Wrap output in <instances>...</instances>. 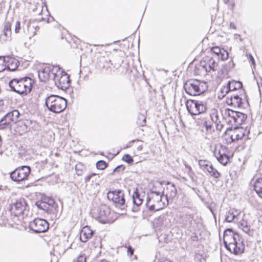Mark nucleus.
I'll return each instance as SVG.
<instances>
[{
    "mask_svg": "<svg viewBox=\"0 0 262 262\" xmlns=\"http://www.w3.org/2000/svg\"><path fill=\"white\" fill-rule=\"evenodd\" d=\"M223 240L225 247L231 252L240 254L244 252V239L238 233H234L231 229H227L224 231Z\"/></svg>",
    "mask_w": 262,
    "mask_h": 262,
    "instance_id": "obj_1",
    "label": "nucleus"
},
{
    "mask_svg": "<svg viewBox=\"0 0 262 262\" xmlns=\"http://www.w3.org/2000/svg\"><path fill=\"white\" fill-rule=\"evenodd\" d=\"M95 217L102 224H111L117 218V214L105 204L100 205L94 211Z\"/></svg>",
    "mask_w": 262,
    "mask_h": 262,
    "instance_id": "obj_2",
    "label": "nucleus"
},
{
    "mask_svg": "<svg viewBox=\"0 0 262 262\" xmlns=\"http://www.w3.org/2000/svg\"><path fill=\"white\" fill-rule=\"evenodd\" d=\"M33 80L25 77L21 78H14L9 83L11 90L19 94L26 95L32 90Z\"/></svg>",
    "mask_w": 262,
    "mask_h": 262,
    "instance_id": "obj_3",
    "label": "nucleus"
},
{
    "mask_svg": "<svg viewBox=\"0 0 262 262\" xmlns=\"http://www.w3.org/2000/svg\"><path fill=\"white\" fill-rule=\"evenodd\" d=\"M45 105L50 111L59 113L65 110L67 102L66 99L62 97L51 95L46 98Z\"/></svg>",
    "mask_w": 262,
    "mask_h": 262,
    "instance_id": "obj_4",
    "label": "nucleus"
},
{
    "mask_svg": "<svg viewBox=\"0 0 262 262\" xmlns=\"http://www.w3.org/2000/svg\"><path fill=\"white\" fill-rule=\"evenodd\" d=\"M184 88L186 93L190 95H200L206 91V83L197 80H188L184 83Z\"/></svg>",
    "mask_w": 262,
    "mask_h": 262,
    "instance_id": "obj_5",
    "label": "nucleus"
},
{
    "mask_svg": "<svg viewBox=\"0 0 262 262\" xmlns=\"http://www.w3.org/2000/svg\"><path fill=\"white\" fill-rule=\"evenodd\" d=\"M186 105L187 111L192 116L205 113L208 108L207 102L201 100H187Z\"/></svg>",
    "mask_w": 262,
    "mask_h": 262,
    "instance_id": "obj_6",
    "label": "nucleus"
},
{
    "mask_svg": "<svg viewBox=\"0 0 262 262\" xmlns=\"http://www.w3.org/2000/svg\"><path fill=\"white\" fill-rule=\"evenodd\" d=\"M162 195L160 192H151L146 202V205L151 211H157L162 209L165 204L162 201Z\"/></svg>",
    "mask_w": 262,
    "mask_h": 262,
    "instance_id": "obj_7",
    "label": "nucleus"
},
{
    "mask_svg": "<svg viewBox=\"0 0 262 262\" xmlns=\"http://www.w3.org/2000/svg\"><path fill=\"white\" fill-rule=\"evenodd\" d=\"M56 74L54 76L53 81L58 89L66 90L69 88L70 84V79L69 75L64 71L60 70L58 66V70L56 71Z\"/></svg>",
    "mask_w": 262,
    "mask_h": 262,
    "instance_id": "obj_8",
    "label": "nucleus"
},
{
    "mask_svg": "<svg viewBox=\"0 0 262 262\" xmlns=\"http://www.w3.org/2000/svg\"><path fill=\"white\" fill-rule=\"evenodd\" d=\"M20 113L17 110L8 113L0 120V129H11L14 122H17Z\"/></svg>",
    "mask_w": 262,
    "mask_h": 262,
    "instance_id": "obj_9",
    "label": "nucleus"
},
{
    "mask_svg": "<svg viewBox=\"0 0 262 262\" xmlns=\"http://www.w3.org/2000/svg\"><path fill=\"white\" fill-rule=\"evenodd\" d=\"M28 204L24 199H19L12 203L10 208V213L15 216H22L28 208Z\"/></svg>",
    "mask_w": 262,
    "mask_h": 262,
    "instance_id": "obj_10",
    "label": "nucleus"
},
{
    "mask_svg": "<svg viewBox=\"0 0 262 262\" xmlns=\"http://www.w3.org/2000/svg\"><path fill=\"white\" fill-rule=\"evenodd\" d=\"M59 66H46L38 71V78L41 81L46 82L53 80L54 76L56 74V71L58 70Z\"/></svg>",
    "mask_w": 262,
    "mask_h": 262,
    "instance_id": "obj_11",
    "label": "nucleus"
},
{
    "mask_svg": "<svg viewBox=\"0 0 262 262\" xmlns=\"http://www.w3.org/2000/svg\"><path fill=\"white\" fill-rule=\"evenodd\" d=\"M107 198L116 206H121L125 204V195L121 190H110L107 193Z\"/></svg>",
    "mask_w": 262,
    "mask_h": 262,
    "instance_id": "obj_12",
    "label": "nucleus"
},
{
    "mask_svg": "<svg viewBox=\"0 0 262 262\" xmlns=\"http://www.w3.org/2000/svg\"><path fill=\"white\" fill-rule=\"evenodd\" d=\"M29 228L35 233H43L49 229V223L43 219L36 218L30 222Z\"/></svg>",
    "mask_w": 262,
    "mask_h": 262,
    "instance_id": "obj_13",
    "label": "nucleus"
},
{
    "mask_svg": "<svg viewBox=\"0 0 262 262\" xmlns=\"http://www.w3.org/2000/svg\"><path fill=\"white\" fill-rule=\"evenodd\" d=\"M30 172V168L27 165H23L12 171L10 177L13 181L19 182L27 179Z\"/></svg>",
    "mask_w": 262,
    "mask_h": 262,
    "instance_id": "obj_14",
    "label": "nucleus"
},
{
    "mask_svg": "<svg viewBox=\"0 0 262 262\" xmlns=\"http://www.w3.org/2000/svg\"><path fill=\"white\" fill-rule=\"evenodd\" d=\"M210 118L212 123L215 125L216 129L221 131L224 126L222 121L224 118L219 115L217 110L213 109L210 114Z\"/></svg>",
    "mask_w": 262,
    "mask_h": 262,
    "instance_id": "obj_15",
    "label": "nucleus"
},
{
    "mask_svg": "<svg viewBox=\"0 0 262 262\" xmlns=\"http://www.w3.org/2000/svg\"><path fill=\"white\" fill-rule=\"evenodd\" d=\"M200 61L203 64V66L205 67V68L207 69L208 72H210L211 71H215L217 69L218 63L212 57L209 56H205Z\"/></svg>",
    "mask_w": 262,
    "mask_h": 262,
    "instance_id": "obj_16",
    "label": "nucleus"
},
{
    "mask_svg": "<svg viewBox=\"0 0 262 262\" xmlns=\"http://www.w3.org/2000/svg\"><path fill=\"white\" fill-rule=\"evenodd\" d=\"M14 124H15V132L20 135H22L28 132V126L31 124V121L29 120H18L17 119V122H14Z\"/></svg>",
    "mask_w": 262,
    "mask_h": 262,
    "instance_id": "obj_17",
    "label": "nucleus"
},
{
    "mask_svg": "<svg viewBox=\"0 0 262 262\" xmlns=\"http://www.w3.org/2000/svg\"><path fill=\"white\" fill-rule=\"evenodd\" d=\"M165 184L167 185V186L164 189L163 192L168 200H171L176 196L177 190L174 185L170 184L169 182H165Z\"/></svg>",
    "mask_w": 262,
    "mask_h": 262,
    "instance_id": "obj_18",
    "label": "nucleus"
},
{
    "mask_svg": "<svg viewBox=\"0 0 262 262\" xmlns=\"http://www.w3.org/2000/svg\"><path fill=\"white\" fill-rule=\"evenodd\" d=\"M258 195L262 198V178H253L249 183Z\"/></svg>",
    "mask_w": 262,
    "mask_h": 262,
    "instance_id": "obj_19",
    "label": "nucleus"
},
{
    "mask_svg": "<svg viewBox=\"0 0 262 262\" xmlns=\"http://www.w3.org/2000/svg\"><path fill=\"white\" fill-rule=\"evenodd\" d=\"M94 231L90 226H84L80 232V239L82 242L85 243L89 240L93 235Z\"/></svg>",
    "mask_w": 262,
    "mask_h": 262,
    "instance_id": "obj_20",
    "label": "nucleus"
},
{
    "mask_svg": "<svg viewBox=\"0 0 262 262\" xmlns=\"http://www.w3.org/2000/svg\"><path fill=\"white\" fill-rule=\"evenodd\" d=\"M228 115L229 116L233 119L236 125H242L244 122L245 119H246L245 114L239 112L229 110Z\"/></svg>",
    "mask_w": 262,
    "mask_h": 262,
    "instance_id": "obj_21",
    "label": "nucleus"
},
{
    "mask_svg": "<svg viewBox=\"0 0 262 262\" xmlns=\"http://www.w3.org/2000/svg\"><path fill=\"white\" fill-rule=\"evenodd\" d=\"M246 133V128H244L243 127L239 126L235 128L234 130V134L231 135L229 138L230 141L229 142L231 143L236 140H239L243 139Z\"/></svg>",
    "mask_w": 262,
    "mask_h": 262,
    "instance_id": "obj_22",
    "label": "nucleus"
},
{
    "mask_svg": "<svg viewBox=\"0 0 262 262\" xmlns=\"http://www.w3.org/2000/svg\"><path fill=\"white\" fill-rule=\"evenodd\" d=\"M211 52L214 54L219 59L222 60H225L228 57V52L219 47H213L211 49Z\"/></svg>",
    "mask_w": 262,
    "mask_h": 262,
    "instance_id": "obj_23",
    "label": "nucleus"
},
{
    "mask_svg": "<svg viewBox=\"0 0 262 262\" xmlns=\"http://www.w3.org/2000/svg\"><path fill=\"white\" fill-rule=\"evenodd\" d=\"M145 192L140 191L137 188L135 189L133 194V199L134 205L140 206L143 202Z\"/></svg>",
    "mask_w": 262,
    "mask_h": 262,
    "instance_id": "obj_24",
    "label": "nucleus"
},
{
    "mask_svg": "<svg viewBox=\"0 0 262 262\" xmlns=\"http://www.w3.org/2000/svg\"><path fill=\"white\" fill-rule=\"evenodd\" d=\"M5 58L6 68L9 71H14L18 68L19 62L16 59L9 56Z\"/></svg>",
    "mask_w": 262,
    "mask_h": 262,
    "instance_id": "obj_25",
    "label": "nucleus"
},
{
    "mask_svg": "<svg viewBox=\"0 0 262 262\" xmlns=\"http://www.w3.org/2000/svg\"><path fill=\"white\" fill-rule=\"evenodd\" d=\"M194 73L197 75L205 76L208 73L207 69H206L205 67L203 66V64L200 61L199 63L195 66Z\"/></svg>",
    "mask_w": 262,
    "mask_h": 262,
    "instance_id": "obj_26",
    "label": "nucleus"
},
{
    "mask_svg": "<svg viewBox=\"0 0 262 262\" xmlns=\"http://www.w3.org/2000/svg\"><path fill=\"white\" fill-rule=\"evenodd\" d=\"M242 98L239 96L237 94L230 96V100H227V103L229 104H232L237 105L238 107L242 106Z\"/></svg>",
    "mask_w": 262,
    "mask_h": 262,
    "instance_id": "obj_27",
    "label": "nucleus"
},
{
    "mask_svg": "<svg viewBox=\"0 0 262 262\" xmlns=\"http://www.w3.org/2000/svg\"><path fill=\"white\" fill-rule=\"evenodd\" d=\"M227 85L230 91H233L242 88V83L239 81L231 80L229 81L227 84Z\"/></svg>",
    "mask_w": 262,
    "mask_h": 262,
    "instance_id": "obj_28",
    "label": "nucleus"
},
{
    "mask_svg": "<svg viewBox=\"0 0 262 262\" xmlns=\"http://www.w3.org/2000/svg\"><path fill=\"white\" fill-rule=\"evenodd\" d=\"M11 25L9 21L5 22L4 24L3 34L1 35V38H3L4 40L7 39L11 34Z\"/></svg>",
    "mask_w": 262,
    "mask_h": 262,
    "instance_id": "obj_29",
    "label": "nucleus"
},
{
    "mask_svg": "<svg viewBox=\"0 0 262 262\" xmlns=\"http://www.w3.org/2000/svg\"><path fill=\"white\" fill-rule=\"evenodd\" d=\"M205 166V168L207 169L208 172L209 173L210 176L215 178H218L220 177V173L218 172L217 170L214 168L212 166V165H204Z\"/></svg>",
    "mask_w": 262,
    "mask_h": 262,
    "instance_id": "obj_30",
    "label": "nucleus"
},
{
    "mask_svg": "<svg viewBox=\"0 0 262 262\" xmlns=\"http://www.w3.org/2000/svg\"><path fill=\"white\" fill-rule=\"evenodd\" d=\"M27 28L28 36L30 38L34 36L35 35L36 31L39 29V28L37 26L35 27L31 25H28Z\"/></svg>",
    "mask_w": 262,
    "mask_h": 262,
    "instance_id": "obj_31",
    "label": "nucleus"
},
{
    "mask_svg": "<svg viewBox=\"0 0 262 262\" xmlns=\"http://www.w3.org/2000/svg\"><path fill=\"white\" fill-rule=\"evenodd\" d=\"M204 126H205L207 132H209L210 133L214 132L213 125L209 121H205L204 122Z\"/></svg>",
    "mask_w": 262,
    "mask_h": 262,
    "instance_id": "obj_32",
    "label": "nucleus"
},
{
    "mask_svg": "<svg viewBox=\"0 0 262 262\" xmlns=\"http://www.w3.org/2000/svg\"><path fill=\"white\" fill-rule=\"evenodd\" d=\"M40 206L41 208L45 210H46L47 211H48L51 209V208L53 207L52 204H47L45 201H42L40 204Z\"/></svg>",
    "mask_w": 262,
    "mask_h": 262,
    "instance_id": "obj_33",
    "label": "nucleus"
},
{
    "mask_svg": "<svg viewBox=\"0 0 262 262\" xmlns=\"http://www.w3.org/2000/svg\"><path fill=\"white\" fill-rule=\"evenodd\" d=\"M229 92H230V91L227 86V85H225L223 86L221 90L220 91V94L219 95L220 97H224L226 95H227Z\"/></svg>",
    "mask_w": 262,
    "mask_h": 262,
    "instance_id": "obj_34",
    "label": "nucleus"
},
{
    "mask_svg": "<svg viewBox=\"0 0 262 262\" xmlns=\"http://www.w3.org/2000/svg\"><path fill=\"white\" fill-rule=\"evenodd\" d=\"M123 247L127 248V253L129 256L133 255L135 249L130 245H125L123 246Z\"/></svg>",
    "mask_w": 262,
    "mask_h": 262,
    "instance_id": "obj_35",
    "label": "nucleus"
},
{
    "mask_svg": "<svg viewBox=\"0 0 262 262\" xmlns=\"http://www.w3.org/2000/svg\"><path fill=\"white\" fill-rule=\"evenodd\" d=\"M86 256L85 254H80L75 260L74 262H86Z\"/></svg>",
    "mask_w": 262,
    "mask_h": 262,
    "instance_id": "obj_36",
    "label": "nucleus"
},
{
    "mask_svg": "<svg viewBox=\"0 0 262 262\" xmlns=\"http://www.w3.org/2000/svg\"><path fill=\"white\" fill-rule=\"evenodd\" d=\"M5 58L0 57V73L4 71L6 69L5 64Z\"/></svg>",
    "mask_w": 262,
    "mask_h": 262,
    "instance_id": "obj_37",
    "label": "nucleus"
},
{
    "mask_svg": "<svg viewBox=\"0 0 262 262\" xmlns=\"http://www.w3.org/2000/svg\"><path fill=\"white\" fill-rule=\"evenodd\" d=\"M122 160L128 164H130L133 162V158L128 154L124 155L122 158Z\"/></svg>",
    "mask_w": 262,
    "mask_h": 262,
    "instance_id": "obj_38",
    "label": "nucleus"
},
{
    "mask_svg": "<svg viewBox=\"0 0 262 262\" xmlns=\"http://www.w3.org/2000/svg\"><path fill=\"white\" fill-rule=\"evenodd\" d=\"M247 57L248 58V59L249 60V62L251 63V65H252L253 66L254 68H255V62L254 59L253 57V56H252V55L249 54V55L248 56V55L247 54Z\"/></svg>",
    "mask_w": 262,
    "mask_h": 262,
    "instance_id": "obj_39",
    "label": "nucleus"
},
{
    "mask_svg": "<svg viewBox=\"0 0 262 262\" xmlns=\"http://www.w3.org/2000/svg\"><path fill=\"white\" fill-rule=\"evenodd\" d=\"M138 118L139 119H141L142 120V121L141 122H139V124L141 125V126H143L144 124H145L146 123V118H145V117L144 116V115H139L138 116Z\"/></svg>",
    "mask_w": 262,
    "mask_h": 262,
    "instance_id": "obj_40",
    "label": "nucleus"
},
{
    "mask_svg": "<svg viewBox=\"0 0 262 262\" xmlns=\"http://www.w3.org/2000/svg\"><path fill=\"white\" fill-rule=\"evenodd\" d=\"M234 219V216L231 213H229L225 218V220L227 222H231Z\"/></svg>",
    "mask_w": 262,
    "mask_h": 262,
    "instance_id": "obj_41",
    "label": "nucleus"
},
{
    "mask_svg": "<svg viewBox=\"0 0 262 262\" xmlns=\"http://www.w3.org/2000/svg\"><path fill=\"white\" fill-rule=\"evenodd\" d=\"M20 30V25L19 21H17L15 23V28L14 30L15 33H18Z\"/></svg>",
    "mask_w": 262,
    "mask_h": 262,
    "instance_id": "obj_42",
    "label": "nucleus"
},
{
    "mask_svg": "<svg viewBox=\"0 0 262 262\" xmlns=\"http://www.w3.org/2000/svg\"><path fill=\"white\" fill-rule=\"evenodd\" d=\"M238 227L239 229L244 231V229L246 227V222L243 220L242 222H240L238 224Z\"/></svg>",
    "mask_w": 262,
    "mask_h": 262,
    "instance_id": "obj_43",
    "label": "nucleus"
},
{
    "mask_svg": "<svg viewBox=\"0 0 262 262\" xmlns=\"http://www.w3.org/2000/svg\"><path fill=\"white\" fill-rule=\"evenodd\" d=\"M234 39L237 42H242L243 41V39L242 38L240 35L235 34L234 36Z\"/></svg>",
    "mask_w": 262,
    "mask_h": 262,
    "instance_id": "obj_44",
    "label": "nucleus"
},
{
    "mask_svg": "<svg viewBox=\"0 0 262 262\" xmlns=\"http://www.w3.org/2000/svg\"><path fill=\"white\" fill-rule=\"evenodd\" d=\"M158 262H173L168 258H161L158 259Z\"/></svg>",
    "mask_w": 262,
    "mask_h": 262,
    "instance_id": "obj_45",
    "label": "nucleus"
},
{
    "mask_svg": "<svg viewBox=\"0 0 262 262\" xmlns=\"http://www.w3.org/2000/svg\"><path fill=\"white\" fill-rule=\"evenodd\" d=\"M107 165H96L97 168L99 169H104Z\"/></svg>",
    "mask_w": 262,
    "mask_h": 262,
    "instance_id": "obj_46",
    "label": "nucleus"
},
{
    "mask_svg": "<svg viewBox=\"0 0 262 262\" xmlns=\"http://www.w3.org/2000/svg\"><path fill=\"white\" fill-rule=\"evenodd\" d=\"M230 27L233 29H236V28L235 25L233 23H232V22H231L230 23Z\"/></svg>",
    "mask_w": 262,
    "mask_h": 262,
    "instance_id": "obj_47",
    "label": "nucleus"
},
{
    "mask_svg": "<svg viewBox=\"0 0 262 262\" xmlns=\"http://www.w3.org/2000/svg\"><path fill=\"white\" fill-rule=\"evenodd\" d=\"M96 164H107L105 161L103 160H99L97 162H96Z\"/></svg>",
    "mask_w": 262,
    "mask_h": 262,
    "instance_id": "obj_48",
    "label": "nucleus"
},
{
    "mask_svg": "<svg viewBox=\"0 0 262 262\" xmlns=\"http://www.w3.org/2000/svg\"><path fill=\"white\" fill-rule=\"evenodd\" d=\"M136 140H133L132 141H131L129 143H128V144L126 145V147H129L131 146V144L134 143Z\"/></svg>",
    "mask_w": 262,
    "mask_h": 262,
    "instance_id": "obj_49",
    "label": "nucleus"
},
{
    "mask_svg": "<svg viewBox=\"0 0 262 262\" xmlns=\"http://www.w3.org/2000/svg\"><path fill=\"white\" fill-rule=\"evenodd\" d=\"M218 161L220 162V164H227L228 162L226 161L225 162H223L222 161H221V158L218 159Z\"/></svg>",
    "mask_w": 262,
    "mask_h": 262,
    "instance_id": "obj_50",
    "label": "nucleus"
},
{
    "mask_svg": "<svg viewBox=\"0 0 262 262\" xmlns=\"http://www.w3.org/2000/svg\"><path fill=\"white\" fill-rule=\"evenodd\" d=\"M90 178H91V177H90V176H88V177H85V181L86 182L89 181L90 180Z\"/></svg>",
    "mask_w": 262,
    "mask_h": 262,
    "instance_id": "obj_51",
    "label": "nucleus"
},
{
    "mask_svg": "<svg viewBox=\"0 0 262 262\" xmlns=\"http://www.w3.org/2000/svg\"><path fill=\"white\" fill-rule=\"evenodd\" d=\"M4 104V101H3V100H0V106H3Z\"/></svg>",
    "mask_w": 262,
    "mask_h": 262,
    "instance_id": "obj_52",
    "label": "nucleus"
},
{
    "mask_svg": "<svg viewBox=\"0 0 262 262\" xmlns=\"http://www.w3.org/2000/svg\"><path fill=\"white\" fill-rule=\"evenodd\" d=\"M2 144V141L1 137L0 136V147L1 146Z\"/></svg>",
    "mask_w": 262,
    "mask_h": 262,
    "instance_id": "obj_53",
    "label": "nucleus"
},
{
    "mask_svg": "<svg viewBox=\"0 0 262 262\" xmlns=\"http://www.w3.org/2000/svg\"><path fill=\"white\" fill-rule=\"evenodd\" d=\"M228 130H230V131H231V130H232L231 128H228V129H227V130H226V133H225V134H226Z\"/></svg>",
    "mask_w": 262,
    "mask_h": 262,
    "instance_id": "obj_54",
    "label": "nucleus"
},
{
    "mask_svg": "<svg viewBox=\"0 0 262 262\" xmlns=\"http://www.w3.org/2000/svg\"><path fill=\"white\" fill-rule=\"evenodd\" d=\"M239 148H240V146H239V147L237 148V150H238V151H239V150H240Z\"/></svg>",
    "mask_w": 262,
    "mask_h": 262,
    "instance_id": "obj_55",
    "label": "nucleus"
},
{
    "mask_svg": "<svg viewBox=\"0 0 262 262\" xmlns=\"http://www.w3.org/2000/svg\"><path fill=\"white\" fill-rule=\"evenodd\" d=\"M246 102H247V104L249 105V103H248V101L247 100H246Z\"/></svg>",
    "mask_w": 262,
    "mask_h": 262,
    "instance_id": "obj_56",
    "label": "nucleus"
},
{
    "mask_svg": "<svg viewBox=\"0 0 262 262\" xmlns=\"http://www.w3.org/2000/svg\"><path fill=\"white\" fill-rule=\"evenodd\" d=\"M241 149L244 148V146H242V147L241 148Z\"/></svg>",
    "mask_w": 262,
    "mask_h": 262,
    "instance_id": "obj_57",
    "label": "nucleus"
},
{
    "mask_svg": "<svg viewBox=\"0 0 262 262\" xmlns=\"http://www.w3.org/2000/svg\"><path fill=\"white\" fill-rule=\"evenodd\" d=\"M224 1L225 2V3H227V0H224Z\"/></svg>",
    "mask_w": 262,
    "mask_h": 262,
    "instance_id": "obj_58",
    "label": "nucleus"
},
{
    "mask_svg": "<svg viewBox=\"0 0 262 262\" xmlns=\"http://www.w3.org/2000/svg\"><path fill=\"white\" fill-rule=\"evenodd\" d=\"M224 1L225 2V3H227V0H224Z\"/></svg>",
    "mask_w": 262,
    "mask_h": 262,
    "instance_id": "obj_59",
    "label": "nucleus"
},
{
    "mask_svg": "<svg viewBox=\"0 0 262 262\" xmlns=\"http://www.w3.org/2000/svg\"><path fill=\"white\" fill-rule=\"evenodd\" d=\"M75 169H77V165H76V166H75Z\"/></svg>",
    "mask_w": 262,
    "mask_h": 262,
    "instance_id": "obj_60",
    "label": "nucleus"
}]
</instances>
